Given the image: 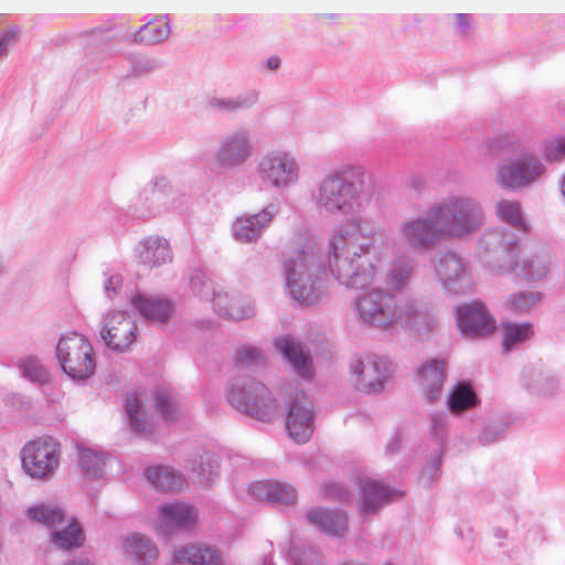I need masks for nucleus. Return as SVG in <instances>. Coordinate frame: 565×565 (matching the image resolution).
Wrapping results in <instances>:
<instances>
[{
	"label": "nucleus",
	"mask_w": 565,
	"mask_h": 565,
	"mask_svg": "<svg viewBox=\"0 0 565 565\" xmlns=\"http://www.w3.org/2000/svg\"><path fill=\"white\" fill-rule=\"evenodd\" d=\"M366 171L361 166H343L326 174L311 200L318 211L330 216H350L329 238L330 274L349 289H363L374 282L382 262L376 230L359 215L369 193Z\"/></svg>",
	"instance_id": "1"
},
{
	"label": "nucleus",
	"mask_w": 565,
	"mask_h": 565,
	"mask_svg": "<svg viewBox=\"0 0 565 565\" xmlns=\"http://www.w3.org/2000/svg\"><path fill=\"white\" fill-rule=\"evenodd\" d=\"M289 248L282 265L288 294L299 305H315L323 295L327 278L323 246L310 231L299 228Z\"/></svg>",
	"instance_id": "2"
},
{
	"label": "nucleus",
	"mask_w": 565,
	"mask_h": 565,
	"mask_svg": "<svg viewBox=\"0 0 565 565\" xmlns=\"http://www.w3.org/2000/svg\"><path fill=\"white\" fill-rule=\"evenodd\" d=\"M354 311L364 324L383 330L402 324L425 333L435 323L428 305L412 298L398 299L382 288H373L359 297Z\"/></svg>",
	"instance_id": "3"
},
{
	"label": "nucleus",
	"mask_w": 565,
	"mask_h": 565,
	"mask_svg": "<svg viewBox=\"0 0 565 565\" xmlns=\"http://www.w3.org/2000/svg\"><path fill=\"white\" fill-rule=\"evenodd\" d=\"M445 239H465L478 233L486 223L479 200L470 195H449L431 204Z\"/></svg>",
	"instance_id": "4"
},
{
	"label": "nucleus",
	"mask_w": 565,
	"mask_h": 565,
	"mask_svg": "<svg viewBox=\"0 0 565 565\" xmlns=\"http://www.w3.org/2000/svg\"><path fill=\"white\" fill-rule=\"evenodd\" d=\"M227 402L238 412L269 423L278 413V403L270 390L253 377L235 379L227 387Z\"/></svg>",
	"instance_id": "5"
},
{
	"label": "nucleus",
	"mask_w": 565,
	"mask_h": 565,
	"mask_svg": "<svg viewBox=\"0 0 565 565\" xmlns=\"http://www.w3.org/2000/svg\"><path fill=\"white\" fill-rule=\"evenodd\" d=\"M256 143L252 131L236 127L224 134L211 158V170L225 174L244 167L255 154Z\"/></svg>",
	"instance_id": "6"
},
{
	"label": "nucleus",
	"mask_w": 565,
	"mask_h": 565,
	"mask_svg": "<svg viewBox=\"0 0 565 565\" xmlns=\"http://www.w3.org/2000/svg\"><path fill=\"white\" fill-rule=\"evenodd\" d=\"M256 177L269 189L285 191L298 184L301 177L300 163L295 154L284 150H270L258 159Z\"/></svg>",
	"instance_id": "7"
},
{
	"label": "nucleus",
	"mask_w": 565,
	"mask_h": 565,
	"mask_svg": "<svg viewBox=\"0 0 565 565\" xmlns=\"http://www.w3.org/2000/svg\"><path fill=\"white\" fill-rule=\"evenodd\" d=\"M430 268L443 290L448 295H466L471 291L472 270L470 263L459 253L447 249L436 253Z\"/></svg>",
	"instance_id": "8"
},
{
	"label": "nucleus",
	"mask_w": 565,
	"mask_h": 565,
	"mask_svg": "<svg viewBox=\"0 0 565 565\" xmlns=\"http://www.w3.org/2000/svg\"><path fill=\"white\" fill-rule=\"evenodd\" d=\"M397 234L409 249L419 254L433 250L445 239L431 204L425 212L402 220Z\"/></svg>",
	"instance_id": "9"
},
{
	"label": "nucleus",
	"mask_w": 565,
	"mask_h": 565,
	"mask_svg": "<svg viewBox=\"0 0 565 565\" xmlns=\"http://www.w3.org/2000/svg\"><path fill=\"white\" fill-rule=\"evenodd\" d=\"M56 359L63 372L74 381H85L95 373L96 362L88 340L72 333L56 344Z\"/></svg>",
	"instance_id": "10"
},
{
	"label": "nucleus",
	"mask_w": 565,
	"mask_h": 565,
	"mask_svg": "<svg viewBox=\"0 0 565 565\" xmlns=\"http://www.w3.org/2000/svg\"><path fill=\"white\" fill-rule=\"evenodd\" d=\"M544 172L545 167L537 157L523 153L514 160L500 162L494 178L500 188L516 191L539 180Z\"/></svg>",
	"instance_id": "11"
},
{
	"label": "nucleus",
	"mask_w": 565,
	"mask_h": 565,
	"mask_svg": "<svg viewBox=\"0 0 565 565\" xmlns=\"http://www.w3.org/2000/svg\"><path fill=\"white\" fill-rule=\"evenodd\" d=\"M60 445L52 437L30 441L21 450L22 467L34 479H50L58 467Z\"/></svg>",
	"instance_id": "12"
},
{
	"label": "nucleus",
	"mask_w": 565,
	"mask_h": 565,
	"mask_svg": "<svg viewBox=\"0 0 565 565\" xmlns=\"http://www.w3.org/2000/svg\"><path fill=\"white\" fill-rule=\"evenodd\" d=\"M286 429L298 444L307 443L315 429L313 403L302 391L291 395L287 404Z\"/></svg>",
	"instance_id": "13"
},
{
	"label": "nucleus",
	"mask_w": 565,
	"mask_h": 565,
	"mask_svg": "<svg viewBox=\"0 0 565 565\" xmlns=\"http://www.w3.org/2000/svg\"><path fill=\"white\" fill-rule=\"evenodd\" d=\"M137 324L126 311H111L104 316L100 337L113 351L122 352L136 339Z\"/></svg>",
	"instance_id": "14"
},
{
	"label": "nucleus",
	"mask_w": 565,
	"mask_h": 565,
	"mask_svg": "<svg viewBox=\"0 0 565 565\" xmlns=\"http://www.w3.org/2000/svg\"><path fill=\"white\" fill-rule=\"evenodd\" d=\"M352 372L358 377V386L367 394H377L384 390L392 374L391 363L376 355H367L352 364Z\"/></svg>",
	"instance_id": "15"
},
{
	"label": "nucleus",
	"mask_w": 565,
	"mask_h": 565,
	"mask_svg": "<svg viewBox=\"0 0 565 565\" xmlns=\"http://www.w3.org/2000/svg\"><path fill=\"white\" fill-rule=\"evenodd\" d=\"M277 213V204L269 203L258 213L237 217L232 225L234 239L241 244L256 243L269 227Z\"/></svg>",
	"instance_id": "16"
},
{
	"label": "nucleus",
	"mask_w": 565,
	"mask_h": 565,
	"mask_svg": "<svg viewBox=\"0 0 565 565\" xmlns=\"http://www.w3.org/2000/svg\"><path fill=\"white\" fill-rule=\"evenodd\" d=\"M478 254L481 257L493 254L498 260H507L508 267H518L519 247L510 233L499 230L486 231L478 241Z\"/></svg>",
	"instance_id": "17"
},
{
	"label": "nucleus",
	"mask_w": 565,
	"mask_h": 565,
	"mask_svg": "<svg viewBox=\"0 0 565 565\" xmlns=\"http://www.w3.org/2000/svg\"><path fill=\"white\" fill-rule=\"evenodd\" d=\"M456 321L462 334L482 337L494 330V320L479 301L457 307Z\"/></svg>",
	"instance_id": "18"
},
{
	"label": "nucleus",
	"mask_w": 565,
	"mask_h": 565,
	"mask_svg": "<svg viewBox=\"0 0 565 565\" xmlns=\"http://www.w3.org/2000/svg\"><path fill=\"white\" fill-rule=\"evenodd\" d=\"M398 495V491L391 489L383 483L373 480H361L359 511L361 515L377 513Z\"/></svg>",
	"instance_id": "19"
},
{
	"label": "nucleus",
	"mask_w": 565,
	"mask_h": 565,
	"mask_svg": "<svg viewBox=\"0 0 565 565\" xmlns=\"http://www.w3.org/2000/svg\"><path fill=\"white\" fill-rule=\"evenodd\" d=\"M275 348L290 363L292 369L303 379L312 375V359L302 343L292 335H282L275 340Z\"/></svg>",
	"instance_id": "20"
},
{
	"label": "nucleus",
	"mask_w": 565,
	"mask_h": 565,
	"mask_svg": "<svg viewBox=\"0 0 565 565\" xmlns=\"http://www.w3.org/2000/svg\"><path fill=\"white\" fill-rule=\"evenodd\" d=\"M132 308L151 323H166L172 313V303L161 296L137 292L130 299Z\"/></svg>",
	"instance_id": "21"
},
{
	"label": "nucleus",
	"mask_w": 565,
	"mask_h": 565,
	"mask_svg": "<svg viewBox=\"0 0 565 565\" xmlns=\"http://www.w3.org/2000/svg\"><path fill=\"white\" fill-rule=\"evenodd\" d=\"M306 518L319 531L331 536L342 537L349 529L348 515L339 509L312 508Z\"/></svg>",
	"instance_id": "22"
},
{
	"label": "nucleus",
	"mask_w": 565,
	"mask_h": 565,
	"mask_svg": "<svg viewBox=\"0 0 565 565\" xmlns=\"http://www.w3.org/2000/svg\"><path fill=\"white\" fill-rule=\"evenodd\" d=\"M160 530L164 533L192 529L196 522V510L183 502H171L160 507Z\"/></svg>",
	"instance_id": "23"
},
{
	"label": "nucleus",
	"mask_w": 565,
	"mask_h": 565,
	"mask_svg": "<svg viewBox=\"0 0 565 565\" xmlns=\"http://www.w3.org/2000/svg\"><path fill=\"white\" fill-rule=\"evenodd\" d=\"M139 264L148 268L159 267L172 260L169 242L159 236H149L139 242L135 248Z\"/></svg>",
	"instance_id": "24"
},
{
	"label": "nucleus",
	"mask_w": 565,
	"mask_h": 565,
	"mask_svg": "<svg viewBox=\"0 0 565 565\" xmlns=\"http://www.w3.org/2000/svg\"><path fill=\"white\" fill-rule=\"evenodd\" d=\"M249 494L258 501L290 505L296 502V489L284 482L262 480L253 482L248 488Z\"/></svg>",
	"instance_id": "25"
},
{
	"label": "nucleus",
	"mask_w": 565,
	"mask_h": 565,
	"mask_svg": "<svg viewBox=\"0 0 565 565\" xmlns=\"http://www.w3.org/2000/svg\"><path fill=\"white\" fill-rule=\"evenodd\" d=\"M446 362L443 359H431L425 362L418 370V381L424 395L430 403L439 398L444 382Z\"/></svg>",
	"instance_id": "26"
},
{
	"label": "nucleus",
	"mask_w": 565,
	"mask_h": 565,
	"mask_svg": "<svg viewBox=\"0 0 565 565\" xmlns=\"http://www.w3.org/2000/svg\"><path fill=\"white\" fill-rule=\"evenodd\" d=\"M259 98L258 90L247 89L235 96H212L207 99V106L218 114L232 115L252 109Z\"/></svg>",
	"instance_id": "27"
},
{
	"label": "nucleus",
	"mask_w": 565,
	"mask_h": 565,
	"mask_svg": "<svg viewBox=\"0 0 565 565\" xmlns=\"http://www.w3.org/2000/svg\"><path fill=\"white\" fill-rule=\"evenodd\" d=\"M214 310L221 317L231 320H245L255 316V307L253 302L245 297L228 298L224 291L218 292L213 303Z\"/></svg>",
	"instance_id": "28"
},
{
	"label": "nucleus",
	"mask_w": 565,
	"mask_h": 565,
	"mask_svg": "<svg viewBox=\"0 0 565 565\" xmlns=\"http://www.w3.org/2000/svg\"><path fill=\"white\" fill-rule=\"evenodd\" d=\"M174 559L179 563L184 562L193 565H223L222 554L206 544L185 546L175 552Z\"/></svg>",
	"instance_id": "29"
},
{
	"label": "nucleus",
	"mask_w": 565,
	"mask_h": 565,
	"mask_svg": "<svg viewBox=\"0 0 565 565\" xmlns=\"http://www.w3.org/2000/svg\"><path fill=\"white\" fill-rule=\"evenodd\" d=\"M550 266L551 255L543 248L536 254L524 256L521 262L518 260V267L511 265L510 270L527 280H539L547 275Z\"/></svg>",
	"instance_id": "30"
},
{
	"label": "nucleus",
	"mask_w": 565,
	"mask_h": 565,
	"mask_svg": "<svg viewBox=\"0 0 565 565\" xmlns=\"http://www.w3.org/2000/svg\"><path fill=\"white\" fill-rule=\"evenodd\" d=\"M218 457L211 451L194 455L188 461L189 471L202 486L211 482L218 473Z\"/></svg>",
	"instance_id": "31"
},
{
	"label": "nucleus",
	"mask_w": 565,
	"mask_h": 565,
	"mask_svg": "<svg viewBox=\"0 0 565 565\" xmlns=\"http://www.w3.org/2000/svg\"><path fill=\"white\" fill-rule=\"evenodd\" d=\"M125 411L134 431L145 437L152 433V424L143 409V399L140 394L132 393L126 396Z\"/></svg>",
	"instance_id": "32"
},
{
	"label": "nucleus",
	"mask_w": 565,
	"mask_h": 565,
	"mask_svg": "<svg viewBox=\"0 0 565 565\" xmlns=\"http://www.w3.org/2000/svg\"><path fill=\"white\" fill-rule=\"evenodd\" d=\"M170 35V25L167 17L153 19L141 25L134 34L132 41L143 45H153L167 40Z\"/></svg>",
	"instance_id": "33"
},
{
	"label": "nucleus",
	"mask_w": 565,
	"mask_h": 565,
	"mask_svg": "<svg viewBox=\"0 0 565 565\" xmlns=\"http://www.w3.org/2000/svg\"><path fill=\"white\" fill-rule=\"evenodd\" d=\"M148 481L162 491H177L183 488L184 478L171 467L158 466L146 470Z\"/></svg>",
	"instance_id": "34"
},
{
	"label": "nucleus",
	"mask_w": 565,
	"mask_h": 565,
	"mask_svg": "<svg viewBox=\"0 0 565 565\" xmlns=\"http://www.w3.org/2000/svg\"><path fill=\"white\" fill-rule=\"evenodd\" d=\"M542 294L534 290H520L510 294L505 299V308L515 316L529 315L542 305Z\"/></svg>",
	"instance_id": "35"
},
{
	"label": "nucleus",
	"mask_w": 565,
	"mask_h": 565,
	"mask_svg": "<svg viewBox=\"0 0 565 565\" xmlns=\"http://www.w3.org/2000/svg\"><path fill=\"white\" fill-rule=\"evenodd\" d=\"M415 269V260L408 256L396 257L386 275V284L394 290L406 287Z\"/></svg>",
	"instance_id": "36"
},
{
	"label": "nucleus",
	"mask_w": 565,
	"mask_h": 565,
	"mask_svg": "<svg viewBox=\"0 0 565 565\" xmlns=\"http://www.w3.org/2000/svg\"><path fill=\"white\" fill-rule=\"evenodd\" d=\"M28 516L34 522L56 530L65 521L64 511L55 504L41 503L28 509Z\"/></svg>",
	"instance_id": "37"
},
{
	"label": "nucleus",
	"mask_w": 565,
	"mask_h": 565,
	"mask_svg": "<svg viewBox=\"0 0 565 565\" xmlns=\"http://www.w3.org/2000/svg\"><path fill=\"white\" fill-rule=\"evenodd\" d=\"M154 405L158 414L166 422H174L182 413L177 395L168 388H157L153 392Z\"/></svg>",
	"instance_id": "38"
},
{
	"label": "nucleus",
	"mask_w": 565,
	"mask_h": 565,
	"mask_svg": "<svg viewBox=\"0 0 565 565\" xmlns=\"http://www.w3.org/2000/svg\"><path fill=\"white\" fill-rule=\"evenodd\" d=\"M126 61L128 62L127 78L147 77L162 65L158 58L141 53L128 54Z\"/></svg>",
	"instance_id": "39"
},
{
	"label": "nucleus",
	"mask_w": 565,
	"mask_h": 565,
	"mask_svg": "<svg viewBox=\"0 0 565 565\" xmlns=\"http://www.w3.org/2000/svg\"><path fill=\"white\" fill-rule=\"evenodd\" d=\"M78 462L85 477L99 479L105 473L106 457L89 448H78Z\"/></svg>",
	"instance_id": "40"
},
{
	"label": "nucleus",
	"mask_w": 565,
	"mask_h": 565,
	"mask_svg": "<svg viewBox=\"0 0 565 565\" xmlns=\"http://www.w3.org/2000/svg\"><path fill=\"white\" fill-rule=\"evenodd\" d=\"M127 552L135 556L140 565H146L158 556V548L147 537L140 534H134L126 540Z\"/></svg>",
	"instance_id": "41"
},
{
	"label": "nucleus",
	"mask_w": 565,
	"mask_h": 565,
	"mask_svg": "<svg viewBox=\"0 0 565 565\" xmlns=\"http://www.w3.org/2000/svg\"><path fill=\"white\" fill-rule=\"evenodd\" d=\"M478 398L473 390L466 383H458L449 393L447 405L451 413L459 414L476 406Z\"/></svg>",
	"instance_id": "42"
},
{
	"label": "nucleus",
	"mask_w": 565,
	"mask_h": 565,
	"mask_svg": "<svg viewBox=\"0 0 565 565\" xmlns=\"http://www.w3.org/2000/svg\"><path fill=\"white\" fill-rule=\"evenodd\" d=\"M85 536L81 524L76 521L71 522L62 530L52 533V542L62 550H72L79 547L84 543Z\"/></svg>",
	"instance_id": "43"
},
{
	"label": "nucleus",
	"mask_w": 565,
	"mask_h": 565,
	"mask_svg": "<svg viewBox=\"0 0 565 565\" xmlns=\"http://www.w3.org/2000/svg\"><path fill=\"white\" fill-rule=\"evenodd\" d=\"M495 214L501 221L508 223L516 230L521 232L526 231V224L523 220L521 205L519 202L511 200L499 201L495 204Z\"/></svg>",
	"instance_id": "44"
},
{
	"label": "nucleus",
	"mask_w": 565,
	"mask_h": 565,
	"mask_svg": "<svg viewBox=\"0 0 565 565\" xmlns=\"http://www.w3.org/2000/svg\"><path fill=\"white\" fill-rule=\"evenodd\" d=\"M190 287L194 295L201 299L212 301L213 303L215 302V298L218 292H222V290L216 289L214 282L202 269H195L192 271L190 276Z\"/></svg>",
	"instance_id": "45"
},
{
	"label": "nucleus",
	"mask_w": 565,
	"mask_h": 565,
	"mask_svg": "<svg viewBox=\"0 0 565 565\" xmlns=\"http://www.w3.org/2000/svg\"><path fill=\"white\" fill-rule=\"evenodd\" d=\"M234 360L238 369H257L265 365L266 358L260 348L243 344L236 350Z\"/></svg>",
	"instance_id": "46"
},
{
	"label": "nucleus",
	"mask_w": 565,
	"mask_h": 565,
	"mask_svg": "<svg viewBox=\"0 0 565 565\" xmlns=\"http://www.w3.org/2000/svg\"><path fill=\"white\" fill-rule=\"evenodd\" d=\"M19 366L23 376L33 383L45 385L50 382V372L38 358H23Z\"/></svg>",
	"instance_id": "47"
},
{
	"label": "nucleus",
	"mask_w": 565,
	"mask_h": 565,
	"mask_svg": "<svg viewBox=\"0 0 565 565\" xmlns=\"http://www.w3.org/2000/svg\"><path fill=\"white\" fill-rule=\"evenodd\" d=\"M533 334L531 323H513L509 322L503 327V348L507 351L512 350L515 345L522 343Z\"/></svg>",
	"instance_id": "48"
},
{
	"label": "nucleus",
	"mask_w": 565,
	"mask_h": 565,
	"mask_svg": "<svg viewBox=\"0 0 565 565\" xmlns=\"http://www.w3.org/2000/svg\"><path fill=\"white\" fill-rule=\"evenodd\" d=\"M541 153L545 160L562 161L565 159V138H551L543 142Z\"/></svg>",
	"instance_id": "49"
},
{
	"label": "nucleus",
	"mask_w": 565,
	"mask_h": 565,
	"mask_svg": "<svg viewBox=\"0 0 565 565\" xmlns=\"http://www.w3.org/2000/svg\"><path fill=\"white\" fill-rule=\"evenodd\" d=\"M294 565H323L320 555L312 547L300 550L296 545L289 550Z\"/></svg>",
	"instance_id": "50"
},
{
	"label": "nucleus",
	"mask_w": 565,
	"mask_h": 565,
	"mask_svg": "<svg viewBox=\"0 0 565 565\" xmlns=\"http://www.w3.org/2000/svg\"><path fill=\"white\" fill-rule=\"evenodd\" d=\"M20 31L18 28H10L0 31V63H2L19 42Z\"/></svg>",
	"instance_id": "51"
},
{
	"label": "nucleus",
	"mask_w": 565,
	"mask_h": 565,
	"mask_svg": "<svg viewBox=\"0 0 565 565\" xmlns=\"http://www.w3.org/2000/svg\"><path fill=\"white\" fill-rule=\"evenodd\" d=\"M507 424L502 420H493L489 423L479 436V440L482 445L493 444L503 438Z\"/></svg>",
	"instance_id": "52"
},
{
	"label": "nucleus",
	"mask_w": 565,
	"mask_h": 565,
	"mask_svg": "<svg viewBox=\"0 0 565 565\" xmlns=\"http://www.w3.org/2000/svg\"><path fill=\"white\" fill-rule=\"evenodd\" d=\"M324 499L344 502L351 497L349 490L342 484L333 481L324 482L320 488Z\"/></svg>",
	"instance_id": "53"
},
{
	"label": "nucleus",
	"mask_w": 565,
	"mask_h": 565,
	"mask_svg": "<svg viewBox=\"0 0 565 565\" xmlns=\"http://www.w3.org/2000/svg\"><path fill=\"white\" fill-rule=\"evenodd\" d=\"M441 466V454L434 456L427 466L423 469L420 475V482L425 486H430L438 477V471Z\"/></svg>",
	"instance_id": "54"
},
{
	"label": "nucleus",
	"mask_w": 565,
	"mask_h": 565,
	"mask_svg": "<svg viewBox=\"0 0 565 565\" xmlns=\"http://www.w3.org/2000/svg\"><path fill=\"white\" fill-rule=\"evenodd\" d=\"M489 151L493 156H500L511 151V138L508 135H499L489 142Z\"/></svg>",
	"instance_id": "55"
},
{
	"label": "nucleus",
	"mask_w": 565,
	"mask_h": 565,
	"mask_svg": "<svg viewBox=\"0 0 565 565\" xmlns=\"http://www.w3.org/2000/svg\"><path fill=\"white\" fill-rule=\"evenodd\" d=\"M447 415L445 413L434 414L431 416V434L438 440H443L446 436Z\"/></svg>",
	"instance_id": "56"
},
{
	"label": "nucleus",
	"mask_w": 565,
	"mask_h": 565,
	"mask_svg": "<svg viewBox=\"0 0 565 565\" xmlns=\"http://www.w3.org/2000/svg\"><path fill=\"white\" fill-rule=\"evenodd\" d=\"M454 26L457 32L462 35H467L471 30V25L473 22V17L469 13H455L452 15Z\"/></svg>",
	"instance_id": "57"
},
{
	"label": "nucleus",
	"mask_w": 565,
	"mask_h": 565,
	"mask_svg": "<svg viewBox=\"0 0 565 565\" xmlns=\"http://www.w3.org/2000/svg\"><path fill=\"white\" fill-rule=\"evenodd\" d=\"M122 285V278L119 275H109L106 276L104 280V291L108 298H113L115 295H117V290Z\"/></svg>",
	"instance_id": "58"
},
{
	"label": "nucleus",
	"mask_w": 565,
	"mask_h": 565,
	"mask_svg": "<svg viewBox=\"0 0 565 565\" xmlns=\"http://www.w3.org/2000/svg\"><path fill=\"white\" fill-rule=\"evenodd\" d=\"M170 188L169 182L166 178L160 177L157 178L152 185V192L154 195H160L164 193Z\"/></svg>",
	"instance_id": "59"
},
{
	"label": "nucleus",
	"mask_w": 565,
	"mask_h": 565,
	"mask_svg": "<svg viewBox=\"0 0 565 565\" xmlns=\"http://www.w3.org/2000/svg\"><path fill=\"white\" fill-rule=\"evenodd\" d=\"M407 186L416 192H420L425 188V179L420 175H412L407 180Z\"/></svg>",
	"instance_id": "60"
},
{
	"label": "nucleus",
	"mask_w": 565,
	"mask_h": 565,
	"mask_svg": "<svg viewBox=\"0 0 565 565\" xmlns=\"http://www.w3.org/2000/svg\"><path fill=\"white\" fill-rule=\"evenodd\" d=\"M318 20H322L329 23L339 22L342 18V13L340 12H321L317 13Z\"/></svg>",
	"instance_id": "61"
},
{
	"label": "nucleus",
	"mask_w": 565,
	"mask_h": 565,
	"mask_svg": "<svg viewBox=\"0 0 565 565\" xmlns=\"http://www.w3.org/2000/svg\"><path fill=\"white\" fill-rule=\"evenodd\" d=\"M265 67L268 71H277L280 67L281 61L278 55H270L265 60Z\"/></svg>",
	"instance_id": "62"
},
{
	"label": "nucleus",
	"mask_w": 565,
	"mask_h": 565,
	"mask_svg": "<svg viewBox=\"0 0 565 565\" xmlns=\"http://www.w3.org/2000/svg\"><path fill=\"white\" fill-rule=\"evenodd\" d=\"M401 447V438L399 436H394L390 439V441L386 445V454L393 455L395 454Z\"/></svg>",
	"instance_id": "63"
},
{
	"label": "nucleus",
	"mask_w": 565,
	"mask_h": 565,
	"mask_svg": "<svg viewBox=\"0 0 565 565\" xmlns=\"http://www.w3.org/2000/svg\"><path fill=\"white\" fill-rule=\"evenodd\" d=\"M65 565H94V564H92L87 559L77 558V559H73V561L66 563Z\"/></svg>",
	"instance_id": "64"
}]
</instances>
